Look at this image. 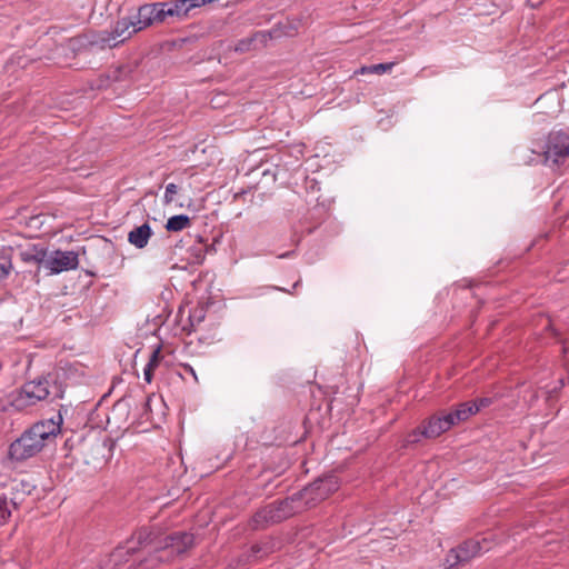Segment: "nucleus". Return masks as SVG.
Masks as SVG:
<instances>
[{
    "mask_svg": "<svg viewBox=\"0 0 569 569\" xmlns=\"http://www.w3.org/2000/svg\"><path fill=\"white\" fill-rule=\"evenodd\" d=\"M269 39H270V34L269 33H267V32H256V33H253L252 36H250L248 38L239 40L234 44V51L239 52V53L248 52V51H250L254 47L256 42L259 41V42L266 44Z\"/></svg>",
    "mask_w": 569,
    "mask_h": 569,
    "instance_id": "nucleus-15",
    "label": "nucleus"
},
{
    "mask_svg": "<svg viewBox=\"0 0 569 569\" xmlns=\"http://www.w3.org/2000/svg\"><path fill=\"white\" fill-rule=\"evenodd\" d=\"M491 405V399L490 398H480L476 401H472V402H463V403H460L458 407H469L470 410L472 411L470 413V417L476 415L481 408H486L488 406Z\"/></svg>",
    "mask_w": 569,
    "mask_h": 569,
    "instance_id": "nucleus-21",
    "label": "nucleus"
},
{
    "mask_svg": "<svg viewBox=\"0 0 569 569\" xmlns=\"http://www.w3.org/2000/svg\"><path fill=\"white\" fill-rule=\"evenodd\" d=\"M151 236H152L151 227L149 226V223L146 222L139 227L133 228L128 233V241L130 244L134 246L136 248L142 249L148 244Z\"/></svg>",
    "mask_w": 569,
    "mask_h": 569,
    "instance_id": "nucleus-13",
    "label": "nucleus"
},
{
    "mask_svg": "<svg viewBox=\"0 0 569 569\" xmlns=\"http://www.w3.org/2000/svg\"><path fill=\"white\" fill-rule=\"evenodd\" d=\"M129 542L136 543L137 548H142L150 545H157L159 547L158 536L154 530L142 527L134 531Z\"/></svg>",
    "mask_w": 569,
    "mask_h": 569,
    "instance_id": "nucleus-14",
    "label": "nucleus"
},
{
    "mask_svg": "<svg viewBox=\"0 0 569 569\" xmlns=\"http://www.w3.org/2000/svg\"><path fill=\"white\" fill-rule=\"evenodd\" d=\"M184 369H186V371L190 372V375H192L193 378L197 380L196 372H194V370H193V368L191 366L186 365Z\"/></svg>",
    "mask_w": 569,
    "mask_h": 569,
    "instance_id": "nucleus-31",
    "label": "nucleus"
},
{
    "mask_svg": "<svg viewBox=\"0 0 569 569\" xmlns=\"http://www.w3.org/2000/svg\"><path fill=\"white\" fill-rule=\"evenodd\" d=\"M177 192H178L177 184H174V183L167 184L164 196H163V201L166 203H171L174 200V196L177 194Z\"/></svg>",
    "mask_w": 569,
    "mask_h": 569,
    "instance_id": "nucleus-23",
    "label": "nucleus"
},
{
    "mask_svg": "<svg viewBox=\"0 0 569 569\" xmlns=\"http://www.w3.org/2000/svg\"><path fill=\"white\" fill-rule=\"evenodd\" d=\"M36 399V382L30 381L22 386V388L10 395V405L17 410H23L24 408L34 403Z\"/></svg>",
    "mask_w": 569,
    "mask_h": 569,
    "instance_id": "nucleus-12",
    "label": "nucleus"
},
{
    "mask_svg": "<svg viewBox=\"0 0 569 569\" xmlns=\"http://www.w3.org/2000/svg\"><path fill=\"white\" fill-rule=\"evenodd\" d=\"M290 253L281 254L280 258L288 257Z\"/></svg>",
    "mask_w": 569,
    "mask_h": 569,
    "instance_id": "nucleus-33",
    "label": "nucleus"
},
{
    "mask_svg": "<svg viewBox=\"0 0 569 569\" xmlns=\"http://www.w3.org/2000/svg\"><path fill=\"white\" fill-rule=\"evenodd\" d=\"M491 548L490 542L487 539H470L459 545L457 548L451 549L447 556V562L450 567H455L465 562H468L476 556L488 551Z\"/></svg>",
    "mask_w": 569,
    "mask_h": 569,
    "instance_id": "nucleus-7",
    "label": "nucleus"
},
{
    "mask_svg": "<svg viewBox=\"0 0 569 569\" xmlns=\"http://www.w3.org/2000/svg\"><path fill=\"white\" fill-rule=\"evenodd\" d=\"M189 224H190V218L188 216L177 214V216H173L168 219L166 229L168 231L178 232V231H181V230L186 229L187 227H189Z\"/></svg>",
    "mask_w": 569,
    "mask_h": 569,
    "instance_id": "nucleus-19",
    "label": "nucleus"
},
{
    "mask_svg": "<svg viewBox=\"0 0 569 569\" xmlns=\"http://www.w3.org/2000/svg\"><path fill=\"white\" fill-rule=\"evenodd\" d=\"M396 62H386V63H378L372 66H362L361 68L357 69L353 74H369V73H377V74H383L387 72H390L392 68L395 67Z\"/></svg>",
    "mask_w": 569,
    "mask_h": 569,
    "instance_id": "nucleus-17",
    "label": "nucleus"
},
{
    "mask_svg": "<svg viewBox=\"0 0 569 569\" xmlns=\"http://www.w3.org/2000/svg\"><path fill=\"white\" fill-rule=\"evenodd\" d=\"M63 418L61 411L58 410L52 417L38 421V438L43 442H54L58 435L61 433Z\"/></svg>",
    "mask_w": 569,
    "mask_h": 569,
    "instance_id": "nucleus-11",
    "label": "nucleus"
},
{
    "mask_svg": "<svg viewBox=\"0 0 569 569\" xmlns=\"http://www.w3.org/2000/svg\"><path fill=\"white\" fill-rule=\"evenodd\" d=\"M168 7L170 9L171 18H176L179 21L184 20L189 16L188 7L184 0L168 2Z\"/></svg>",
    "mask_w": 569,
    "mask_h": 569,
    "instance_id": "nucleus-20",
    "label": "nucleus"
},
{
    "mask_svg": "<svg viewBox=\"0 0 569 569\" xmlns=\"http://www.w3.org/2000/svg\"><path fill=\"white\" fill-rule=\"evenodd\" d=\"M132 71L130 63L120 64L109 70L108 79L112 82L124 81L130 78Z\"/></svg>",
    "mask_w": 569,
    "mask_h": 569,
    "instance_id": "nucleus-16",
    "label": "nucleus"
},
{
    "mask_svg": "<svg viewBox=\"0 0 569 569\" xmlns=\"http://www.w3.org/2000/svg\"><path fill=\"white\" fill-rule=\"evenodd\" d=\"M541 157L545 166L551 170H560L569 159V129L549 132L543 143L532 150Z\"/></svg>",
    "mask_w": 569,
    "mask_h": 569,
    "instance_id": "nucleus-3",
    "label": "nucleus"
},
{
    "mask_svg": "<svg viewBox=\"0 0 569 569\" xmlns=\"http://www.w3.org/2000/svg\"><path fill=\"white\" fill-rule=\"evenodd\" d=\"M472 411L469 407H457L451 412H440L423 421L425 438L433 439L448 431L455 425L466 421Z\"/></svg>",
    "mask_w": 569,
    "mask_h": 569,
    "instance_id": "nucleus-5",
    "label": "nucleus"
},
{
    "mask_svg": "<svg viewBox=\"0 0 569 569\" xmlns=\"http://www.w3.org/2000/svg\"><path fill=\"white\" fill-rule=\"evenodd\" d=\"M36 425L27 429L20 438L14 440L9 448V457L17 461H23L36 455V439L33 430Z\"/></svg>",
    "mask_w": 569,
    "mask_h": 569,
    "instance_id": "nucleus-9",
    "label": "nucleus"
},
{
    "mask_svg": "<svg viewBox=\"0 0 569 569\" xmlns=\"http://www.w3.org/2000/svg\"><path fill=\"white\" fill-rule=\"evenodd\" d=\"M193 547V535L174 532L159 540V548L139 562L134 569H154L163 561H171Z\"/></svg>",
    "mask_w": 569,
    "mask_h": 569,
    "instance_id": "nucleus-2",
    "label": "nucleus"
},
{
    "mask_svg": "<svg viewBox=\"0 0 569 569\" xmlns=\"http://www.w3.org/2000/svg\"><path fill=\"white\" fill-rule=\"evenodd\" d=\"M10 516V511L6 506L0 505V523L4 522L7 518Z\"/></svg>",
    "mask_w": 569,
    "mask_h": 569,
    "instance_id": "nucleus-30",
    "label": "nucleus"
},
{
    "mask_svg": "<svg viewBox=\"0 0 569 569\" xmlns=\"http://www.w3.org/2000/svg\"><path fill=\"white\" fill-rule=\"evenodd\" d=\"M190 12L192 9L200 8L206 4V0H184Z\"/></svg>",
    "mask_w": 569,
    "mask_h": 569,
    "instance_id": "nucleus-28",
    "label": "nucleus"
},
{
    "mask_svg": "<svg viewBox=\"0 0 569 569\" xmlns=\"http://www.w3.org/2000/svg\"><path fill=\"white\" fill-rule=\"evenodd\" d=\"M296 503L297 498L292 495L284 500L264 506L253 515L251 528L254 530L264 529L268 526L288 519L299 510Z\"/></svg>",
    "mask_w": 569,
    "mask_h": 569,
    "instance_id": "nucleus-4",
    "label": "nucleus"
},
{
    "mask_svg": "<svg viewBox=\"0 0 569 569\" xmlns=\"http://www.w3.org/2000/svg\"><path fill=\"white\" fill-rule=\"evenodd\" d=\"M138 11L146 29L152 24L163 23L171 18L168 2L144 3L138 8Z\"/></svg>",
    "mask_w": 569,
    "mask_h": 569,
    "instance_id": "nucleus-10",
    "label": "nucleus"
},
{
    "mask_svg": "<svg viewBox=\"0 0 569 569\" xmlns=\"http://www.w3.org/2000/svg\"><path fill=\"white\" fill-rule=\"evenodd\" d=\"M189 319L192 325L194 322L200 323L204 319V310L202 308H194L191 311Z\"/></svg>",
    "mask_w": 569,
    "mask_h": 569,
    "instance_id": "nucleus-25",
    "label": "nucleus"
},
{
    "mask_svg": "<svg viewBox=\"0 0 569 569\" xmlns=\"http://www.w3.org/2000/svg\"><path fill=\"white\" fill-rule=\"evenodd\" d=\"M23 260L26 261H29V260H32L34 258V256L32 254H29V253H21Z\"/></svg>",
    "mask_w": 569,
    "mask_h": 569,
    "instance_id": "nucleus-32",
    "label": "nucleus"
},
{
    "mask_svg": "<svg viewBox=\"0 0 569 569\" xmlns=\"http://www.w3.org/2000/svg\"><path fill=\"white\" fill-rule=\"evenodd\" d=\"M276 541L273 539H269L264 542H260V543H254L252 547H251V555L250 557L252 558H262L271 552H273L276 550Z\"/></svg>",
    "mask_w": 569,
    "mask_h": 569,
    "instance_id": "nucleus-18",
    "label": "nucleus"
},
{
    "mask_svg": "<svg viewBox=\"0 0 569 569\" xmlns=\"http://www.w3.org/2000/svg\"><path fill=\"white\" fill-rule=\"evenodd\" d=\"M49 393L47 381L42 382L41 380H38V400L47 398Z\"/></svg>",
    "mask_w": 569,
    "mask_h": 569,
    "instance_id": "nucleus-26",
    "label": "nucleus"
},
{
    "mask_svg": "<svg viewBox=\"0 0 569 569\" xmlns=\"http://www.w3.org/2000/svg\"><path fill=\"white\" fill-rule=\"evenodd\" d=\"M10 270H11L10 261L4 260L3 262H0V281H3L7 278Z\"/></svg>",
    "mask_w": 569,
    "mask_h": 569,
    "instance_id": "nucleus-27",
    "label": "nucleus"
},
{
    "mask_svg": "<svg viewBox=\"0 0 569 569\" xmlns=\"http://www.w3.org/2000/svg\"><path fill=\"white\" fill-rule=\"evenodd\" d=\"M422 438H425L423 423L407 435L403 440V447L418 443Z\"/></svg>",
    "mask_w": 569,
    "mask_h": 569,
    "instance_id": "nucleus-22",
    "label": "nucleus"
},
{
    "mask_svg": "<svg viewBox=\"0 0 569 569\" xmlns=\"http://www.w3.org/2000/svg\"><path fill=\"white\" fill-rule=\"evenodd\" d=\"M153 372L154 370L150 367H144V370H143V376H144V380L150 383L153 379Z\"/></svg>",
    "mask_w": 569,
    "mask_h": 569,
    "instance_id": "nucleus-29",
    "label": "nucleus"
},
{
    "mask_svg": "<svg viewBox=\"0 0 569 569\" xmlns=\"http://www.w3.org/2000/svg\"><path fill=\"white\" fill-rule=\"evenodd\" d=\"M144 29L139 11L137 10L134 16L117 20L111 30L89 32L73 37L68 40V46L73 51L90 48H114Z\"/></svg>",
    "mask_w": 569,
    "mask_h": 569,
    "instance_id": "nucleus-1",
    "label": "nucleus"
},
{
    "mask_svg": "<svg viewBox=\"0 0 569 569\" xmlns=\"http://www.w3.org/2000/svg\"><path fill=\"white\" fill-rule=\"evenodd\" d=\"M160 359H161V348L157 347L151 352L149 361H148V363L146 366L150 367V368H152L154 370L159 366Z\"/></svg>",
    "mask_w": 569,
    "mask_h": 569,
    "instance_id": "nucleus-24",
    "label": "nucleus"
},
{
    "mask_svg": "<svg viewBox=\"0 0 569 569\" xmlns=\"http://www.w3.org/2000/svg\"><path fill=\"white\" fill-rule=\"evenodd\" d=\"M339 488V481L336 476H327L325 478H320L303 488L300 492L295 493L297 498V502L300 500H305L306 506L311 507L327 499L331 493L337 491Z\"/></svg>",
    "mask_w": 569,
    "mask_h": 569,
    "instance_id": "nucleus-6",
    "label": "nucleus"
},
{
    "mask_svg": "<svg viewBox=\"0 0 569 569\" xmlns=\"http://www.w3.org/2000/svg\"><path fill=\"white\" fill-rule=\"evenodd\" d=\"M79 264L78 253L74 251H54L47 259H38V269H43L47 274L60 273L73 270Z\"/></svg>",
    "mask_w": 569,
    "mask_h": 569,
    "instance_id": "nucleus-8",
    "label": "nucleus"
}]
</instances>
